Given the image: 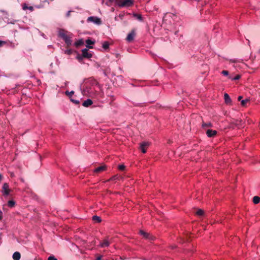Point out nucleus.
Instances as JSON below:
<instances>
[{
	"instance_id": "8",
	"label": "nucleus",
	"mask_w": 260,
	"mask_h": 260,
	"mask_svg": "<svg viewBox=\"0 0 260 260\" xmlns=\"http://www.w3.org/2000/svg\"><path fill=\"white\" fill-rule=\"evenodd\" d=\"M95 43V41L91 40V39H87L86 40V48L88 49H91L93 48L92 46H90V45L94 44Z\"/></svg>"
},
{
	"instance_id": "20",
	"label": "nucleus",
	"mask_w": 260,
	"mask_h": 260,
	"mask_svg": "<svg viewBox=\"0 0 260 260\" xmlns=\"http://www.w3.org/2000/svg\"><path fill=\"white\" fill-rule=\"evenodd\" d=\"M102 47L105 49L107 50L109 47V43L108 42L105 41L102 44Z\"/></svg>"
},
{
	"instance_id": "43",
	"label": "nucleus",
	"mask_w": 260,
	"mask_h": 260,
	"mask_svg": "<svg viewBox=\"0 0 260 260\" xmlns=\"http://www.w3.org/2000/svg\"><path fill=\"white\" fill-rule=\"evenodd\" d=\"M68 84H69V82H68V81L65 82H64V85H65V86H68Z\"/></svg>"
},
{
	"instance_id": "3",
	"label": "nucleus",
	"mask_w": 260,
	"mask_h": 260,
	"mask_svg": "<svg viewBox=\"0 0 260 260\" xmlns=\"http://www.w3.org/2000/svg\"><path fill=\"white\" fill-rule=\"evenodd\" d=\"M87 21V22H92L97 25H100L102 24L101 19L96 16H90L88 17Z\"/></svg>"
},
{
	"instance_id": "19",
	"label": "nucleus",
	"mask_w": 260,
	"mask_h": 260,
	"mask_svg": "<svg viewBox=\"0 0 260 260\" xmlns=\"http://www.w3.org/2000/svg\"><path fill=\"white\" fill-rule=\"evenodd\" d=\"M252 201L254 204H257L259 203L260 202V198L258 196H254L253 198Z\"/></svg>"
},
{
	"instance_id": "34",
	"label": "nucleus",
	"mask_w": 260,
	"mask_h": 260,
	"mask_svg": "<svg viewBox=\"0 0 260 260\" xmlns=\"http://www.w3.org/2000/svg\"><path fill=\"white\" fill-rule=\"evenodd\" d=\"M230 62L231 63H235L237 61V60L236 59H230Z\"/></svg>"
},
{
	"instance_id": "30",
	"label": "nucleus",
	"mask_w": 260,
	"mask_h": 260,
	"mask_svg": "<svg viewBox=\"0 0 260 260\" xmlns=\"http://www.w3.org/2000/svg\"><path fill=\"white\" fill-rule=\"evenodd\" d=\"M48 260H57V259L54 256L51 255L48 257Z\"/></svg>"
},
{
	"instance_id": "4",
	"label": "nucleus",
	"mask_w": 260,
	"mask_h": 260,
	"mask_svg": "<svg viewBox=\"0 0 260 260\" xmlns=\"http://www.w3.org/2000/svg\"><path fill=\"white\" fill-rule=\"evenodd\" d=\"M2 192L3 195L5 197H7L9 195L10 189H9V185L8 183H5L3 184Z\"/></svg>"
},
{
	"instance_id": "17",
	"label": "nucleus",
	"mask_w": 260,
	"mask_h": 260,
	"mask_svg": "<svg viewBox=\"0 0 260 260\" xmlns=\"http://www.w3.org/2000/svg\"><path fill=\"white\" fill-rule=\"evenodd\" d=\"M124 16H125L124 13H121L118 15V16L117 17H115V20L116 21H118V20H119V19L122 20L123 19Z\"/></svg>"
},
{
	"instance_id": "7",
	"label": "nucleus",
	"mask_w": 260,
	"mask_h": 260,
	"mask_svg": "<svg viewBox=\"0 0 260 260\" xmlns=\"http://www.w3.org/2000/svg\"><path fill=\"white\" fill-rule=\"evenodd\" d=\"M206 134L209 138L213 137L217 134V131L209 129L207 131Z\"/></svg>"
},
{
	"instance_id": "29",
	"label": "nucleus",
	"mask_w": 260,
	"mask_h": 260,
	"mask_svg": "<svg viewBox=\"0 0 260 260\" xmlns=\"http://www.w3.org/2000/svg\"><path fill=\"white\" fill-rule=\"evenodd\" d=\"M64 53L68 55L71 54L72 53V49H67V50H65Z\"/></svg>"
},
{
	"instance_id": "36",
	"label": "nucleus",
	"mask_w": 260,
	"mask_h": 260,
	"mask_svg": "<svg viewBox=\"0 0 260 260\" xmlns=\"http://www.w3.org/2000/svg\"><path fill=\"white\" fill-rule=\"evenodd\" d=\"M28 8V7L26 4H24L23 6V9L25 10Z\"/></svg>"
},
{
	"instance_id": "38",
	"label": "nucleus",
	"mask_w": 260,
	"mask_h": 260,
	"mask_svg": "<svg viewBox=\"0 0 260 260\" xmlns=\"http://www.w3.org/2000/svg\"><path fill=\"white\" fill-rule=\"evenodd\" d=\"M77 58L79 59V60H81L83 59V58H84L82 55V56H80V55H78Z\"/></svg>"
},
{
	"instance_id": "32",
	"label": "nucleus",
	"mask_w": 260,
	"mask_h": 260,
	"mask_svg": "<svg viewBox=\"0 0 260 260\" xmlns=\"http://www.w3.org/2000/svg\"><path fill=\"white\" fill-rule=\"evenodd\" d=\"M221 74L223 75L224 76H228L229 75V72L226 70H223L222 71Z\"/></svg>"
},
{
	"instance_id": "41",
	"label": "nucleus",
	"mask_w": 260,
	"mask_h": 260,
	"mask_svg": "<svg viewBox=\"0 0 260 260\" xmlns=\"http://www.w3.org/2000/svg\"><path fill=\"white\" fill-rule=\"evenodd\" d=\"M2 214H3V212L2 211L0 210V220L2 219Z\"/></svg>"
},
{
	"instance_id": "1",
	"label": "nucleus",
	"mask_w": 260,
	"mask_h": 260,
	"mask_svg": "<svg viewBox=\"0 0 260 260\" xmlns=\"http://www.w3.org/2000/svg\"><path fill=\"white\" fill-rule=\"evenodd\" d=\"M58 37L61 38L64 41L67 46H71L72 43V37L67 35L66 31L63 29H60L58 33Z\"/></svg>"
},
{
	"instance_id": "42",
	"label": "nucleus",
	"mask_w": 260,
	"mask_h": 260,
	"mask_svg": "<svg viewBox=\"0 0 260 260\" xmlns=\"http://www.w3.org/2000/svg\"><path fill=\"white\" fill-rule=\"evenodd\" d=\"M242 96H239L238 97V100L239 101H241L242 100H241V99H242Z\"/></svg>"
},
{
	"instance_id": "5",
	"label": "nucleus",
	"mask_w": 260,
	"mask_h": 260,
	"mask_svg": "<svg viewBox=\"0 0 260 260\" xmlns=\"http://www.w3.org/2000/svg\"><path fill=\"white\" fill-rule=\"evenodd\" d=\"M88 49H89L86 48L82 50V56L84 58H90L92 56V54L88 52Z\"/></svg>"
},
{
	"instance_id": "27",
	"label": "nucleus",
	"mask_w": 260,
	"mask_h": 260,
	"mask_svg": "<svg viewBox=\"0 0 260 260\" xmlns=\"http://www.w3.org/2000/svg\"><path fill=\"white\" fill-rule=\"evenodd\" d=\"M118 177H119L118 176V175H114V176H112V177H111L108 181L116 180L118 179Z\"/></svg>"
},
{
	"instance_id": "13",
	"label": "nucleus",
	"mask_w": 260,
	"mask_h": 260,
	"mask_svg": "<svg viewBox=\"0 0 260 260\" xmlns=\"http://www.w3.org/2000/svg\"><path fill=\"white\" fill-rule=\"evenodd\" d=\"M13 258L14 260H19L20 259L21 254L19 252H15L13 254Z\"/></svg>"
},
{
	"instance_id": "22",
	"label": "nucleus",
	"mask_w": 260,
	"mask_h": 260,
	"mask_svg": "<svg viewBox=\"0 0 260 260\" xmlns=\"http://www.w3.org/2000/svg\"><path fill=\"white\" fill-rule=\"evenodd\" d=\"M230 79H231L232 80H239L240 78V76L239 75H236V76H235L234 77H232L231 76H229V77Z\"/></svg>"
},
{
	"instance_id": "40",
	"label": "nucleus",
	"mask_w": 260,
	"mask_h": 260,
	"mask_svg": "<svg viewBox=\"0 0 260 260\" xmlns=\"http://www.w3.org/2000/svg\"><path fill=\"white\" fill-rule=\"evenodd\" d=\"M5 43V42L4 41L0 40V47L2 46Z\"/></svg>"
},
{
	"instance_id": "35",
	"label": "nucleus",
	"mask_w": 260,
	"mask_h": 260,
	"mask_svg": "<svg viewBox=\"0 0 260 260\" xmlns=\"http://www.w3.org/2000/svg\"><path fill=\"white\" fill-rule=\"evenodd\" d=\"M108 1L110 2V3H113V2H115V4L116 5V2H120V0H108Z\"/></svg>"
},
{
	"instance_id": "18",
	"label": "nucleus",
	"mask_w": 260,
	"mask_h": 260,
	"mask_svg": "<svg viewBox=\"0 0 260 260\" xmlns=\"http://www.w3.org/2000/svg\"><path fill=\"white\" fill-rule=\"evenodd\" d=\"M83 44H84V41H83V39H79V40H78L77 41H76L75 43V45L77 47H78V46L83 45Z\"/></svg>"
},
{
	"instance_id": "12",
	"label": "nucleus",
	"mask_w": 260,
	"mask_h": 260,
	"mask_svg": "<svg viewBox=\"0 0 260 260\" xmlns=\"http://www.w3.org/2000/svg\"><path fill=\"white\" fill-rule=\"evenodd\" d=\"M92 103V101L90 99H88L84 101V102L82 104V105L85 107H88V106L91 105Z\"/></svg>"
},
{
	"instance_id": "16",
	"label": "nucleus",
	"mask_w": 260,
	"mask_h": 260,
	"mask_svg": "<svg viewBox=\"0 0 260 260\" xmlns=\"http://www.w3.org/2000/svg\"><path fill=\"white\" fill-rule=\"evenodd\" d=\"M92 220L97 222L100 223L102 221V219L100 216H98L97 215H94L92 216Z\"/></svg>"
},
{
	"instance_id": "39",
	"label": "nucleus",
	"mask_w": 260,
	"mask_h": 260,
	"mask_svg": "<svg viewBox=\"0 0 260 260\" xmlns=\"http://www.w3.org/2000/svg\"><path fill=\"white\" fill-rule=\"evenodd\" d=\"M102 257V255H99L96 257V260H101Z\"/></svg>"
},
{
	"instance_id": "15",
	"label": "nucleus",
	"mask_w": 260,
	"mask_h": 260,
	"mask_svg": "<svg viewBox=\"0 0 260 260\" xmlns=\"http://www.w3.org/2000/svg\"><path fill=\"white\" fill-rule=\"evenodd\" d=\"M105 168H106V167L105 166H100L95 169L94 172H96V173L100 172L101 171L105 170Z\"/></svg>"
},
{
	"instance_id": "14",
	"label": "nucleus",
	"mask_w": 260,
	"mask_h": 260,
	"mask_svg": "<svg viewBox=\"0 0 260 260\" xmlns=\"http://www.w3.org/2000/svg\"><path fill=\"white\" fill-rule=\"evenodd\" d=\"M133 15L135 18L137 19L140 21H142L143 20V17H142V15H141V14H138L137 13H133Z\"/></svg>"
},
{
	"instance_id": "2",
	"label": "nucleus",
	"mask_w": 260,
	"mask_h": 260,
	"mask_svg": "<svg viewBox=\"0 0 260 260\" xmlns=\"http://www.w3.org/2000/svg\"><path fill=\"white\" fill-rule=\"evenodd\" d=\"M133 0H123L122 1L120 0V2H116V5L120 8L129 7L133 5Z\"/></svg>"
},
{
	"instance_id": "33",
	"label": "nucleus",
	"mask_w": 260,
	"mask_h": 260,
	"mask_svg": "<svg viewBox=\"0 0 260 260\" xmlns=\"http://www.w3.org/2000/svg\"><path fill=\"white\" fill-rule=\"evenodd\" d=\"M71 101L75 104H79V101L78 100L71 99Z\"/></svg>"
},
{
	"instance_id": "23",
	"label": "nucleus",
	"mask_w": 260,
	"mask_h": 260,
	"mask_svg": "<svg viewBox=\"0 0 260 260\" xmlns=\"http://www.w3.org/2000/svg\"><path fill=\"white\" fill-rule=\"evenodd\" d=\"M140 234L141 235H143L144 237H145L146 238H147L148 237V234L145 232L144 231H142V230H141L140 231Z\"/></svg>"
},
{
	"instance_id": "11",
	"label": "nucleus",
	"mask_w": 260,
	"mask_h": 260,
	"mask_svg": "<svg viewBox=\"0 0 260 260\" xmlns=\"http://www.w3.org/2000/svg\"><path fill=\"white\" fill-rule=\"evenodd\" d=\"M135 35V34L134 31L131 32L130 33H129L128 34V35L126 37V40L128 42L132 41L134 39Z\"/></svg>"
},
{
	"instance_id": "26",
	"label": "nucleus",
	"mask_w": 260,
	"mask_h": 260,
	"mask_svg": "<svg viewBox=\"0 0 260 260\" xmlns=\"http://www.w3.org/2000/svg\"><path fill=\"white\" fill-rule=\"evenodd\" d=\"M197 214L199 216H202L204 214V211L202 209H199L196 212Z\"/></svg>"
},
{
	"instance_id": "44",
	"label": "nucleus",
	"mask_w": 260,
	"mask_h": 260,
	"mask_svg": "<svg viewBox=\"0 0 260 260\" xmlns=\"http://www.w3.org/2000/svg\"><path fill=\"white\" fill-rule=\"evenodd\" d=\"M28 9H29V10H32L33 9L32 7H28Z\"/></svg>"
},
{
	"instance_id": "21",
	"label": "nucleus",
	"mask_w": 260,
	"mask_h": 260,
	"mask_svg": "<svg viewBox=\"0 0 260 260\" xmlns=\"http://www.w3.org/2000/svg\"><path fill=\"white\" fill-rule=\"evenodd\" d=\"M15 202L13 200L9 201L8 202V206L11 208L15 206Z\"/></svg>"
},
{
	"instance_id": "31",
	"label": "nucleus",
	"mask_w": 260,
	"mask_h": 260,
	"mask_svg": "<svg viewBox=\"0 0 260 260\" xmlns=\"http://www.w3.org/2000/svg\"><path fill=\"white\" fill-rule=\"evenodd\" d=\"M125 166L124 165H120L118 166V169L120 170H123L125 169Z\"/></svg>"
},
{
	"instance_id": "10",
	"label": "nucleus",
	"mask_w": 260,
	"mask_h": 260,
	"mask_svg": "<svg viewBox=\"0 0 260 260\" xmlns=\"http://www.w3.org/2000/svg\"><path fill=\"white\" fill-rule=\"evenodd\" d=\"M110 245V243L107 239L104 240L103 242H101L100 246L102 248L107 247Z\"/></svg>"
},
{
	"instance_id": "9",
	"label": "nucleus",
	"mask_w": 260,
	"mask_h": 260,
	"mask_svg": "<svg viewBox=\"0 0 260 260\" xmlns=\"http://www.w3.org/2000/svg\"><path fill=\"white\" fill-rule=\"evenodd\" d=\"M224 102L226 104H230L232 102L231 99L229 95L227 93H225L224 94Z\"/></svg>"
},
{
	"instance_id": "24",
	"label": "nucleus",
	"mask_w": 260,
	"mask_h": 260,
	"mask_svg": "<svg viewBox=\"0 0 260 260\" xmlns=\"http://www.w3.org/2000/svg\"><path fill=\"white\" fill-rule=\"evenodd\" d=\"M248 101L249 100L247 99L241 100V105L242 106H245Z\"/></svg>"
},
{
	"instance_id": "25",
	"label": "nucleus",
	"mask_w": 260,
	"mask_h": 260,
	"mask_svg": "<svg viewBox=\"0 0 260 260\" xmlns=\"http://www.w3.org/2000/svg\"><path fill=\"white\" fill-rule=\"evenodd\" d=\"M212 126L211 123H203L202 124V127H211Z\"/></svg>"
},
{
	"instance_id": "37",
	"label": "nucleus",
	"mask_w": 260,
	"mask_h": 260,
	"mask_svg": "<svg viewBox=\"0 0 260 260\" xmlns=\"http://www.w3.org/2000/svg\"><path fill=\"white\" fill-rule=\"evenodd\" d=\"M72 11H69L67 12V14H66V16L67 17H69L70 16V13Z\"/></svg>"
},
{
	"instance_id": "28",
	"label": "nucleus",
	"mask_w": 260,
	"mask_h": 260,
	"mask_svg": "<svg viewBox=\"0 0 260 260\" xmlns=\"http://www.w3.org/2000/svg\"><path fill=\"white\" fill-rule=\"evenodd\" d=\"M74 93V91H71L70 92L68 91H66V94L71 97Z\"/></svg>"
},
{
	"instance_id": "6",
	"label": "nucleus",
	"mask_w": 260,
	"mask_h": 260,
	"mask_svg": "<svg viewBox=\"0 0 260 260\" xmlns=\"http://www.w3.org/2000/svg\"><path fill=\"white\" fill-rule=\"evenodd\" d=\"M149 145V143L147 142H143L142 143H141L140 148L141 151L143 153H145L147 151H146V147L147 146H148Z\"/></svg>"
}]
</instances>
